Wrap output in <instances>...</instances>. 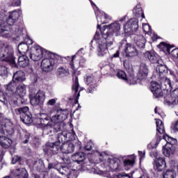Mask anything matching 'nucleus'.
I'll return each instance as SVG.
<instances>
[{
    "mask_svg": "<svg viewBox=\"0 0 178 178\" xmlns=\"http://www.w3.org/2000/svg\"><path fill=\"white\" fill-rule=\"evenodd\" d=\"M107 29L101 30V25L97 24V29H99L102 38L106 41L104 44H99L98 56H105L108 54V47L111 45H113V42L111 40H113V35H118L120 32V24L118 22L111 23L108 26H106Z\"/></svg>",
    "mask_w": 178,
    "mask_h": 178,
    "instance_id": "1",
    "label": "nucleus"
},
{
    "mask_svg": "<svg viewBox=\"0 0 178 178\" xmlns=\"http://www.w3.org/2000/svg\"><path fill=\"white\" fill-rule=\"evenodd\" d=\"M39 118H40L42 124H49V122L52 123H62L67 119L69 116V110L67 109H57L56 114L53 115L52 118L47 115L46 113H39Z\"/></svg>",
    "mask_w": 178,
    "mask_h": 178,
    "instance_id": "2",
    "label": "nucleus"
},
{
    "mask_svg": "<svg viewBox=\"0 0 178 178\" xmlns=\"http://www.w3.org/2000/svg\"><path fill=\"white\" fill-rule=\"evenodd\" d=\"M124 66L127 73H129V76L127 77L126 72H124L123 70H118L116 74L118 79L124 80V81L127 82V83L129 84V86H133L134 84H137L138 83H139V84H143V82L138 79L137 75L136 77L134 76V70H133V67L128 65L126 62H124Z\"/></svg>",
    "mask_w": 178,
    "mask_h": 178,
    "instance_id": "3",
    "label": "nucleus"
},
{
    "mask_svg": "<svg viewBox=\"0 0 178 178\" xmlns=\"http://www.w3.org/2000/svg\"><path fill=\"white\" fill-rule=\"evenodd\" d=\"M15 134V128L13 123L10 120L5 117L3 113H0V134Z\"/></svg>",
    "mask_w": 178,
    "mask_h": 178,
    "instance_id": "4",
    "label": "nucleus"
},
{
    "mask_svg": "<svg viewBox=\"0 0 178 178\" xmlns=\"http://www.w3.org/2000/svg\"><path fill=\"white\" fill-rule=\"evenodd\" d=\"M16 98L13 100L14 105L19 106V105L24 104L27 102L26 98V85L21 83L17 86L15 91Z\"/></svg>",
    "mask_w": 178,
    "mask_h": 178,
    "instance_id": "5",
    "label": "nucleus"
},
{
    "mask_svg": "<svg viewBox=\"0 0 178 178\" xmlns=\"http://www.w3.org/2000/svg\"><path fill=\"white\" fill-rule=\"evenodd\" d=\"M163 139L168 143V145H165V147L163 148V154L165 156L169 157L171 155H173L176 152V149L175 148V146H173V144H177V140L168 134H165L163 136Z\"/></svg>",
    "mask_w": 178,
    "mask_h": 178,
    "instance_id": "6",
    "label": "nucleus"
},
{
    "mask_svg": "<svg viewBox=\"0 0 178 178\" xmlns=\"http://www.w3.org/2000/svg\"><path fill=\"white\" fill-rule=\"evenodd\" d=\"M51 55L46 54L43 56L44 58L41 62V68L43 72H46L48 73L49 72H52L54 70V65H55V54L54 53L50 52Z\"/></svg>",
    "mask_w": 178,
    "mask_h": 178,
    "instance_id": "7",
    "label": "nucleus"
},
{
    "mask_svg": "<svg viewBox=\"0 0 178 178\" xmlns=\"http://www.w3.org/2000/svg\"><path fill=\"white\" fill-rule=\"evenodd\" d=\"M35 52L31 53L29 54V58L31 59V60H33V62H38L42 58H44V56L45 55H49L51 56V51L46 50L45 49L40 47L36 46L35 47Z\"/></svg>",
    "mask_w": 178,
    "mask_h": 178,
    "instance_id": "8",
    "label": "nucleus"
},
{
    "mask_svg": "<svg viewBox=\"0 0 178 178\" xmlns=\"http://www.w3.org/2000/svg\"><path fill=\"white\" fill-rule=\"evenodd\" d=\"M5 15L3 14H0V37H3V38H8L10 37V34H9L10 31L13 30V28L10 27L9 24L5 21L3 19Z\"/></svg>",
    "mask_w": 178,
    "mask_h": 178,
    "instance_id": "9",
    "label": "nucleus"
},
{
    "mask_svg": "<svg viewBox=\"0 0 178 178\" xmlns=\"http://www.w3.org/2000/svg\"><path fill=\"white\" fill-rule=\"evenodd\" d=\"M60 149V141H56L54 143H47L46 147L44 149V154L47 155H56Z\"/></svg>",
    "mask_w": 178,
    "mask_h": 178,
    "instance_id": "10",
    "label": "nucleus"
},
{
    "mask_svg": "<svg viewBox=\"0 0 178 178\" xmlns=\"http://www.w3.org/2000/svg\"><path fill=\"white\" fill-rule=\"evenodd\" d=\"M4 58H3V62H8L11 65H15L16 62L15 61V51L10 46H6L3 49Z\"/></svg>",
    "mask_w": 178,
    "mask_h": 178,
    "instance_id": "11",
    "label": "nucleus"
},
{
    "mask_svg": "<svg viewBox=\"0 0 178 178\" xmlns=\"http://www.w3.org/2000/svg\"><path fill=\"white\" fill-rule=\"evenodd\" d=\"M83 49H79L75 55H73L72 57L70 56H66V57H58V60L60 62V63H69L71 69H72V70H75L76 67H74V59H76V58H80V56L79 55H80V52H81V50Z\"/></svg>",
    "mask_w": 178,
    "mask_h": 178,
    "instance_id": "12",
    "label": "nucleus"
},
{
    "mask_svg": "<svg viewBox=\"0 0 178 178\" xmlns=\"http://www.w3.org/2000/svg\"><path fill=\"white\" fill-rule=\"evenodd\" d=\"M80 84L79 83V77L77 76H73V84L72 90L74 92V97L75 98V104H79V98H80V92L84 90V88H80L79 92V88Z\"/></svg>",
    "mask_w": 178,
    "mask_h": 178,
    "instance_id": "13",
    "label": "nucleus"
},
{
    "mask_svg": "<svg viewBox=\"0 0 178 178\" xmlns=\"http://www.w3.org/2000/svg\"><path fill=\"white\" fill-rule=\"evenodd\" d=\"M164 98V104L170 106V105H175L177 103L178 104V88L173 90L171 95H167L163 96Z\"/></svg>",
    "mask_w": 178,
    "mask_h": 178,
    "instance_id": "14",
    "label": "nucleus"
},
{
    "mask_svg": "<svg viewBox=\"0 0 178 178\" xmlns=\"http://www.w3.org/2000/svg\"><path fill=\"white\" fill-rule=\"evenodd\" d=\"M60 123L62 122L54 123V125H50L49 124L44 125L42 134H49L51 133L62 131V126L60 125Z\"/></svg>",
    "mask_w": 178,
    "mask_h": 178,
    "instance_id": "15",
    "label": "nucleus"
},
{
    "mask_svg": "<svg viewBox=\"0 0 178 178\" xmlns=\"http://www.w3.org/2000/svg\"><path fill=\"white\" fill-rule=\"evenodd\" d=\"M138 79L143 81H145L147 77H148V66L144 63H141L136 74Z\"/></svg>",
    "mask_w": 178,
    "mask_h": 178,
    "instance_id": "16",
    "label": "nucleus"
},
{
    "mask_svg": "<svg viewBox=\"0 0 178 178\" xmlns=\"http://www.w3.org/2000/svg\"><path fill=\"white\" fill-rule=\"evenodd\" d=\"M45 101V92L42 90H38L36 95L31 99V105L37 106V105H42Z\"/></svg>",
    "mask_w": 178,
    "mask_h": 178,
    "instance_id": "17",
    "label": "nucleus"
},
{
    "mask_svg": "<svg viewBox=\"0 0 178 178\" xmlns=\"http://www.w3.org/2000/svg\"><path fill=\"white\" fill-rule=\"evenodd\" d=\"M85 81L88 86L87 88V92L88 94H92L95 90H97V81L93 75L87 76L85 78Z\"/></svg>",
    "mask_w": 178,
    "mask_h": 178,
    "instance_id": "18",
    "label": "nucleus"
},
{
    "mask_svg": "<svg viewBox=\"0 0 178 178\" xmlns=\"http://www.w3.org/2000/svg\"><path fill=\"white\" fill-rule=\"evenodd\" d=\"M138 30V22L136 18H132L124 25V33H130V31H137Z\"/></svg>",
    "mask_w": 178,
    "mask_h": 178,
    "instance_id": "19",
    "label": "nucleus"
},
{
    "mask_svg": "<svg viewBox=\"0 0 178 178\" xmlns=\"http://www.w3.org/2000/svg\"><path fill=\"white\" fill-rule=\"evenodd\" d=\"M150 91H152L155 98H162V97H164L161 85L158 84V82H151Z\"/></svg>",
    "mask_w": 178,
    "mask_h": 178,
    "instance_id": "20",
    "label": "nucleus"
},
{
    "mask_svg": "<svg viewBox=\"0 0 178 178\" xmlns=\"http://www.w3.org/2000/svg\"><path fill=\"white\" fill-rule=\"evenodd\" d=\"M126 56L129 58H133V56H137L138 55V50L136 48L134 44L127 43L124 49Z\"/></svg>",
    "mask_w": 178,
    "mask_h": 178,
    "instance_id": "21",
    "label": "nucleus"
},
{
    "mask_svg": "<svg viewBox=\"0 0 178 178\" xmlns=\"http://www.w3.org/2000/svg\"><path fill=\"white\" fill-rule=\"evenodd\" d=\"M106 164L111 170L118 172L120 165V160L118 158L108 157L106 160Z\"/></svg>",
    "mask_w": 178,
    "mask_h": 178,
    "instance_id": "22",
    "label": "nucleus"
},
{
    "mask_svg": "<svg viewBox=\"0 0 178 178\" xmlns=\"http://www.w3.org/2000/svg\"><path fill=\"white\" fill-rule=\"evenodd\" d=\"M154 168L158 172H162L166 169V161L164 158H156L154 161Z\"/></svg>",
    "mask_w": 178,
    "mask_h": 178,
    "instance_id": "23",
    "label": "nucleus"
},
{
    "mask_svg": "<svg viewBox=\"0 0 178 178\" xmlns=\"http://www.w3.org/2000/svg\"><path fill=\"white\" fill-rule=\"evenodd\" d=\"M19 17H20V13L17 10H14L9 15L6 22L13 29L15 24L19 20Z\"/></svg>",
    "mask_w": 178,
    "mask_h": 178,
    "instance_id": "24",
    "label": "nucleus"
},
{
    "mask_svg": "<svg viewBox=\"0 0 178 178\" xmlns=\"http://www.w3.org/2000/svg\"><path fill=\"white\" fill-rule=\"evenodd\" d=\"M11 175L17 178H27L29 177V172L25 168H17L11 172Z\"/></svg>",
    "mask_w": 178,
    "mask_h": 178,
    "instance_id": "25",
    "label": "nucleus"
},
{
    "mask_svg": "<svg viewBox=\"0 0 178 178\" xmlns=\"http://www.w3.org/2000/svg\"><path fill=\"white\" fill-rule=\"evenodd\" d=\"M13 81H14V83H17V84H19V83H23V81H26V74L22 70L17 71L13 74Z\"/></svg>",
    "mask_w": 178,
    "mask_h": 178,
    "instance_id": "26",
    "label": "nucleus"
},
{
    "mask_svg": "<svg viewBox=\"0 0 178 178\" xmlns=\"http://www.w3.org/2000/svg\"><path fill=\"white\" fill-rule=\"evenodd\" d=\"M60 151L63 154H72L74 151V145L70 142L63 143L60 146Z\"/></svg>",
    "mask_w": 178,
    "mask_h": 178,
    "instance_id": "27",
    "label": "nucleus"
},
{
    "mask_svg": "<svg viewBox=\"0 0 178 178\" xmlns=\"http://www.w3.org/2000/svg\"><path fill=\"white\" fill-rule=\"evenodd\" d=\"M137 157L136 155L132 154L129 156L127 159H124L123 164L124 168H127V169H130V168H133L134 166V163H136V159Z\"/></svg>",
    "mask_w": 178,
    "mask_h": 178,
    "instance_id": "28",
    "label": "nucleus"
},
{
    "mask_svg": "<svg viewBox=\"0 0 178 178\" xmlns=\"http://www.w3.org/2000/svg\"><path fill=\"white\" fill-rule=\"evenodd\" d=\"M156 72L159 73V77H165V76H168L169 73V68L165 65L160 64L156 66Z\"/></svg>",
    "mask_w": 178,
    "mask_h": 178,
    "instance_id": "29",
    "label": "nucleus"
},
{
    "mask_svg": "<svg viewBox=\"0 0 178 178\" xmlns=\"http://www.w3.org/2000/svg\"><path fill=\"white\" fill-rule=\"evenodd\" d=\"M145 58H147L151 63H158V55L155 52L146 51L144 54Z\"/></svg>",
    "mask_w": 178,
    "mask_h": 178,
    "instance_id": "30",
    "label": "nucleus"
},
{
    "mask_svg": "<svg viewBox=\"0 0 178 178\" xmlns=\"http://www.w3.org/2000/svg\"><path fill=\"white\" fill-rule=\"evenodd\" d=\"M157 47L163 51V52H165V54H168V55H170V49L174 48L175 46L167 44L165 42H161L159 44L157 45Z\"/></svg>",
    "mask_w": 178,
    "mask_h": 178,
    "instance_id": "31",
    "label": "nucleus"
},
{
    "mask_svg": "<svg viewBox=\"0 0 178 178\" xmlns=\"http://www.w3.org/2000/svg\"><path fill=\"white\" fill-rule=\"evenodd\" d=\"M29 63L30 60H29V57H27V56L23 54L19 56L18 65L19 67H26V66H29Z\"/></svg>",
    "mask_w": 178,
    "mask_h": 178,
    "instance_id": "32",
    "label": "nucleus"
},
{
    "mask_svg": "<svg viewBox=\"0 0 178 178\" xmlns=\"http://www.w3.org/2000/svg\"><path fill=\"white\" fill-rule=\"evenodd\" d=\"M133 13L135 15L136 17H142V19H145L144 11H143V8H141V4L140 3H138L133 9Z\"/></svg>",
    "mask_w": 178,
    "mask_h": 178,
    "instance_id": "33",
    "label": "nucleus"
},
{
    "mask_svg": "<svg viewBox=\"0 0 178 178\" xmlns=\"http://www.w3.org/2000/svg\"><path fill=\"white\" fill-rule=\"evenodd\" d=\"M0 145H1L3 148H9V147L12 145V140L6 136H0Z\"/></svg>",
    "mask_w": 178,
    "mask_h": 178,
    "instance_id": "34",
    "label": "nucleus"
},
{
    "mask_svg": "<svg viewBox=\"0 0 178 178\" xmlns=\"http://www.w3.org/2000/svg\"><path fill=\"white\" fill-rule=\"evenodd\" d=\"M20 120L24 124H30L33 123V115L29 112L28 114L21 115Z\"/></svg>",
    "mask_w": 178,
    "mask_h": 178,
    "instance_id": "35",
    "label": "nucleus"
},
{
    "mask_svg": "<svg viewBox=\"0 0 178 178\" xmlns=\"http://www.w3.org/2000/svg\"><path fill=\"white\" fill-rule=\"evenodd\" d=\"M135 41L136 44L137 45V47H138V48H145V42L147 40L143 35H138L136 38Z\"/></svg>",
    "mask_w": 178,
    "mask_h": 178,
    "instance_id": "36",
    "label": "nucleus"
},
{
    "mask_svg": "<svg viewBox=\"0 0 178 178\" xmlns=\"http://www.w3.org/2000/svg\"><path fill=\"white\" fill-rule=\"evenodd\" d=\"M16 84L17 83L13 81L10 82L8 85L5 86L6 91L10 92V94H14L15 91H16V89L17 88L16 87Z\"/></svg>",
    "mask_w": 178,
    "mask_h": 178,
    "instance_id": "37",
    "label": "nucleus"
},
{
    "mask_svg": "<svg viewBox=\"0 0 178 178\" xmlns=\"http://www.w3.org/2000/svg\"><path fill=\"white\" fill-rule=\"evenodd\" d=\"M156 131L159 133V134H166L165 131V126L163 125V122L162 120H159L156 122Z\"/></svg>",
    "mask_w": 178,
    "mask_h": 178,
    "instance_id": "38",
    "label": "nucleus"
},
{
    "mask_svg": "<svg viewBox=\"0 0 178 178\" xmlns=\"http://www.w3.org/2000/svg\"><path fill=\"white\" fill-rule=\"evenodd\" d=\"M29 51V46L24 42H20L18 45V52L19 55H24Z\"/></svg>",
    "mask_w": 178,
    "mask_h": 178,
    "instance_id": "39",
    "label": "nucleus"
},
{
    "mask_svg": "<svg viewBox=\"0 0 178 178\" xmlns=\"http://www.w3.org/2000/svg\"><path fill=\"white\" fill-rule=\"evenodd\" d=\"M72 159L74 162H77L79 163V162H83L84 159H86V156H84V154L83 152H79L76 153L72 156Z\"/></svg>",
    "mask_w": 178,
    "mask_h": 178,
    "instance_id": "40",
    "label": "nucleus"
},
{
    "mask_svg": "<svg viewBox=\"0 0 178 178\" xmlns=\"http://www.w3.org/2000/svg\"><path fill=\"white\" fill-rule=\"evenodd\" d=\"M30 109L29 106H24L19 108L15 109V112L17 115H19L20 118H22V115H27L29 113Z\"/></svg>",
    "mask_w": 178,
    "mask_h": 178,
    "instance_id": "41",
    "label": "nucleus"
},
{
    "mask_svg": "<svg viewBox=\"0 0 178 178\" xmlns=\"http://www.w3.org/2000/svg\"><path fill=\"white\" fill-rule=\"evenodd\" d=\"M57 74L60 76V77H65V76H69V70L65 69L63 67H60L57 70Z\"/></svg>",
    "mask_w": 178,
    "mask_h": 178,
    "instance_id": "42",
    "label": "nucleus"
},
{
    "mask_svg": "<svg viewBox=\"0 0 178 178\" xmlns=\"http://www.w3.org/2000/svg\"><path fill=\"white\" fill-rule=\"evenodd\" d=\"M160 79L161 80V86H165V87H172V83L168 76H161Z\"/></svg>",
    "mask_w": 178,
    "mask_h": 178,
    "instance_id": "43",
    "label": "nucleus"
},
{
    "mask_svg": "<svg viewBox=\"0 0 178 178\" xmlns=\"http://www.w3.org/2000/svg\"><path fill=\"white\" fill-rule=\"evenodd\" d=\"M176 177V173L172 170H168L163 173V178H175Z\"/></svg>",
    "mask_w": 178,
    "mask_h": 178,
    "instance_id": "44",
    "label": "nucleus"
},
{
    "mask_svg": "<svg viewBox=\"0 0 178 178\" xmlns=\"http://www.w3.org/2000/svg\"><path fill=\"white\" fill-rule=\"evenodd\" d=\"M70 168H69L67 166H62L60 165V167H59L58 168V172H60V173H61V175H65V176H67V175L70 172Z\"/></svg>",
    "mask_w": 178,
    "mask_h": 178,
    "instance_id": "45",
    "label": "nucleus"
},
{
    "mask_svg": "<svg viewBox=\"0 0 178 178\" xmlns=\"http://www.w3.org/2000/svg\"><path fill=\"white\" fill-rule=\"evenodd\" d=\"M59 168H60V163L57 161L49 163L48 164V169H56V170H59Z\"/></svg>",
    "mask_w": 178,
    "mask_h": 178,
    "instance_id": "46",
    "label": "nucleus"
},
{
    "mask_svg": "<svg viewBox=\"0 0 178 178\" xmlns=\"http://www.w3.org/2000/svg\"><path fill=\"white\" fill-rule=\"evenodd\" d=\"M0 76L1 77H6L8 76V67L6 66L0 65Z\"/></svg>",
    "mask_w": 178,
    "mask_h": 178,
    "instance_id": "47",
    "label": "nucleus"
},
{
    "mask_svg": "<svg viewBox=\"0 0 178 178\" xmlns=\"http://www.w3.org/2000/svg\"><path fill=\"white\" fill-rule=\"evenodd\" d=\"M32 123H34L35 124H37L38 126H44V124H42V120H41V118H40V115L38 114L36 115L35 117L33 118Z\"/></svg>",
    "mask_w": 178,
    "mask_h": 178,
    "instance_id": "48",
    "label": "nucleus"
},
{
    "mask_svg": "<svg viewBox=\"0 0 178 178\" xmlns=\"http://www.w3.org/2000/svg\"><path fill=\"white\" fill-rule=\"evenodd\" d=\"M0 102L3 104V105H8V96L5 94L0 95Z\"/></svg>",
    "mask_w": 178,
    "mask_h": 178,
    "instance_id": "49",
    "label": "nucleus"
},
{
    "mask_svg": "<svg viewBox=\"0 0 178 178\" xmlns=\"http://www.w3.org/2000/svg\"><path fill=\"white\" fill-rule=\"evenodd\" d=\"M94 148V143H92V141L90 140L87 143L86 145L85 146V150L86 151H91Z\"/></svg>",
    "mask_w": 178,
    "mask_h": 178,
    "instance_id": "50",
    "label": "nucleus"
},
{
    "mask_svg": "<svg viewBox=\"0 0 178 178\" xmlns=\"http://www.w3.org/2000/svg\"><path fill=\"white\" fill-rule=\"evenodd\" d=\"M67 178H77V174H76V170H71L70 172L67 175Z\"/></svg>",
    "mask_w": 178,
    "mask_h": 178,
    "instance_id": "51",
    "label": "nucleus"
},
{
    "mask_svg": "<svg viewBox=\"0 0 178 178\" xmlns=\"http://www.w3.org/2000/svg\"><path fill=\"white\" fill-rule=\"evenodd\" d=\"M86 64H87V60H86V58H84V57L81 56L79 59V66L81 67H84Z\"/></svg>",
    "mask_w": 178,
    "mask_h": 178,
    "instance_id": "52",
    "label": "nucleus"
},
{
    "mask_svg": "<svg viewBox=\"0 0 178 178\" xmlns=\"http://www.w3.org/2000/svg\"><path fill=\"white\" fill-rule=\"evenodd\" d=\"M97 23H100L101 24H106V23H108V21L105 20V18H102V15L100 16H98Z\"/></svg>",
    "mask_w": 178,
    "mask_h": 178,
    "instance_id": "53",
    "label": "nucleus"
},
{
    "mask_svg": "<svg viewBox=\"0 0 178 178\" xmlns=\"http://www.w3.org/2000/svg\"><path fill=\"white\" fill-rule=\"evenodd\" d=\"M172 58H178V48L174 49L170 53Z\"/></svg>",
    "mask_w": 178,
    "mask_h": 178,
    "instance_id": "54",
    "label": "nucleus"
},
{
    "mask_svg": "<svg viewBox=\"0 0 178 178\" xmlns=\"http://www.w3.org/2000/svg\"><path fill=\"white\" fill-rule=\"evenodd\" d=\"M21 159H22V157L19 156H14L12 159V163L13 164L17 163V162H20Z\"/></svg>",
    "mask_w": 178,
    "mask_h": 178,
    "instance_id": "55",
    "label": "nucleus"
},
{
    "mask_svg": "<svg viewBox=\"0 0 178 178\" xmlns=\"http://www.w3.org/2000/svg\"><path fill=\"white\" fill-rule=\"evenodd\" d=\"M55 104H56V100L55 99H51L47 102V105L48 106H54Z\"/></svg>",
    "mask_w": 178,
    "mask_h": 178,
    "instance_id": "56",
    "label": "nucleus"
},
{
    "mask_svg": "<svg viewBox=\"0 0 178 178\" xmlns=\"http://www.w3.org/2000/svg\"><path fill=\"white\" fill-rule=\"evenodd\" d=\"M12 4L13 6H20L22 5V0H13Z\"/></svg>",
    "mask_w": 178,
    "mask_h": 178,
    "instance_id": "57",
    "label": "nucleus"
},
{
    "mask_svg": "<svg viewBox=\"0 0 178 178\" xmlns=\"http://www.w3.org/2000/svg\"><path fill=\"white\" fill-rule=\"evenodd\" d=\"M164 136H166V134L163 135V136H161L160 135L156 136V144H159V143L161 142V140H165L163 138Z\"/></svg>",
    "mask_w": 178,
    "mask_h": 178,
    "instance_id": "58",
    "label": "nucleus"
},
{
    "mask_svg": "<svg viewBox=\"0 0 178 178\" xmlns=\"http://www.w3.org/2000/svg\"><path fill=\"white\" fill-rule=\"evenodd\" d=\"M118 178H131V177L128 174L122 173L118 175Z\"/></svg>",
    "mask_w": 178,
    "mask_h": 178,
    "instance_id": "59",
    "label": "nucleus"
},
{
    "mask_svg": "<svg viewBox=\"0 0 178 178\" xmlns=\"http://www.w3.org/2000/svg\"><path fill=\"white\" fill-rule=\"evenodd\" d=\"M120 55V50H117L116 52L113 54V56H111V59H113V58H119Z\"/></svg>",
    "mask_w": 178,
    "mask_h": 178,
    "instance_id": "60",
    "label": "nucleus"
},
{
    "mask_svg": "<svg viewBox=\"0 0 178 178\" xmlns=\"http://www.w3.org/2000/svg\"><path fill=\"white\" fill-rule=\"evenodd\" d=\"M150 155L151 156L156 158V156H158V152L154 149L153 151L150 152Z\"/></svg>",
    "mask_w": 178,
    "mask_h": 178,
    "instance_id": "61",
    "label": "nucleus"
},
{
    "mask_svg": "<svg viewBox=\"0 0 178 178\" xmlns=\"http://www.w3.org/2000/svg\"><path fill=\"white\" fill-rule=\"evenodd\" d=\"M102 19H105V20H106V22H108V20H109V19L111 18L109 15L104 13L103 15H102Z\"/></svg>",
    "mask_w": 178,
    "mask_h": 178,
    "instance_id": "62",
    "label": "nucleus"
},
{
    "mask_svg": "<svg viewBox=\"0 0 178 178\" xmlns=\"http://www.w3.org/2000/svg\"><path fill=\"white\" fill-rule=\"evenodd\" d=\"M138 156H140V159H143L145 156V152L138 151Z\"/></svg>",
    "mask_w": 178,
    "mask_h": 178,
    "instance_id": "63",
    "label": "nucleus"
},
{
    "mask_svg": "<svg viewBox=\"0 0 178 178\" xmlns=\"http://www.w3.org/2000/svg\"><path fill=\"white\" fill-rule=\"evenodd\" d=\"M3 50L4 49H0V59H1V60H3V58H4Z\"/></svg>",
    "mask_w": 178,
    "mask_h": 178,
    "instance_id": "64",
    "label": "nucleus"
}]
</instances>
